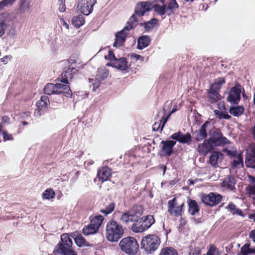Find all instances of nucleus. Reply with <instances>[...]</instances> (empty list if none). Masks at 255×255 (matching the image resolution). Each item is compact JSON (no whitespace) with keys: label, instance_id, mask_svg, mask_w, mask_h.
<instances>
[{"label":"nucleus","instance_id":"26","mask_svg":"<svg viewBox=\"0 0 255 255\" xmlns=\"http://www.w3.org/2000/svg\"><path fill=\"white\" fill-rule=\"evenodd\" d=\"M208 98L211 103H215L220 100L221 96L219 93V91L210 88L208 91Z\"/></svg>","mask_w":255,"mask_h":255},{"label":"nucleus","instance_id":"33","mask_svg":"<svg viewBox=\"0 0 255 255\" xmlns=\"http://www.w3.org/2000/svg\"><path fill=\"white\" fill-rule=\"evenodd\" d=\"M104 219V218L101 215L96 216L91 220L90 223L92 226H93L98 230L101 226Z\"/></svg>","mask_w":255,"mask_h":255},{"label":"nucleus","instance_id":"6","mask_svg":"<svg viewBox=\"0 0 255 255\" xmlns=\"http://www.w3.org/2000/svg\"><path fill=\"white\" fill-rule=\"evenodd\" d=\"M153 6V3L149 1H142L137 3L135 9L134 13L130 17L129 19V21L132 23H133L136 25V23L138 21L137 17L143 16L146 12L152 8Z\"/></svg>","mask_w":255,"mask_h":255},{"label":"nucleus","instance_id":"44","mask_svg":"<svg viewBox=\"0 0 255 255\" xmlns=\"http://www.w3.org/2000/svg\"><path fill=\"white\" fill-rule=\"evenodd\" d=\"M115 208V204L114 202H110L106 205L104 209H101V212L105 215H107L111 213Z\"/></svg>","mask_w":255,"mask_h":255},{"label":"nucleus","instance_id":"47","mask_svg":"<svg viewBox=\"0 0 255 255\" xmlns=\"http://www.w3.org/2000/svg\"><path fill=\"white\" fill-rule=\"evenodd\" d=\"M17 0H1V9L12 7Z\"/></svg>","mask_w":255,"mask_h":255},{"label":"nucleus","instance_id":"63","mask_svg":"<svg viewBox=\"0 0 255 255\" xmlns=\"http://www.w3.org/2000/svg\"><path fill=\"white\" fill-rule=\"evenodd\" d=\"M9 118L7 116H3L2 118V121L3 123H9Z\"/></svg>","mask_w":255,"mask_h":255},{"label":"nucleus","instance_id":"31","mask_svg":"<svg viewBox=\"0 0 255 255\" xmlns=\"http://www.w3.org/2000/svg\"><path fill=\"white\" fill-rule=\"evenodd\" d=\"M223 156V154L218 151H214L209 157V163L213 166H216L218 164V160Z\"/></svg>","mask_w":255,"mask_h":255},{"label":"nucleus","instance_id":"55","mask_svg":"<svg viewBox=\"0 0 255 255\" xmlns=\"http://www.w3.org/2000/svg\"><path fill=\"white\" fill-rule=\"evenodd\" d=\"M60 255H77V252L75 251L73 248L68 250V251H67L66 252H64L63 253L61 254Z\"/></svg>","mask_w":255,"mask_h":255},{"label":"nucleus","instance_id":"10","mask_svg":"<svg viewBox=\"0 0 255 255\" xmlns=\"http://www.w3.org/2000/svg\"><path fill=\"white\" fill-rule=\"evenodd\" d=\"M209 138L214 147L230 143V141L226 137L223 136L222 133L218 129L214 130Z\"/></svg>","mask_w":255,"mask_h":255},{"label":"nucleus","instance_id":"52","mask_svg":"<svg viewBox=\"0 0 255 255\" xmlns=\"http://www.w3.org/2000/svg\"><path fill=\"white\" fill-rule=\"evenodd\" d=\"M2 134L4 141L12 140L13 139L12 135L6 131H2Z\"/></svg>","mask_w":255,"mask_h":255},{"label":"nucleus","instance_id":"14","mask_svg":"<svg viewBox=\"0 0 255 255\" xmlns=\"http://www.w3.org/2000/svg\"><path fill=\"white\" fill-rule=\"evenodd\" d=\"M242 89V86L239 84H236L234 87H232L229 93L227 98L228 101L231 104H238L241 99Z\"/></svg>","mask_w":255,"mask_h":255},{"label":"nucleus","instance_id":"23","mask_svg":"<svg viewBox=\"0 0 255 255\" xmlns=\"http://www.w3.org/2000/svg\"><path fill=\"white\" fill-rule=\"evenodd\" d=\"M31 0H19L18 12L24 14L29 11Z\"/></svg>","mask_w":255,"mask_h":255},{"label":"nucleus","instance_id":"38","mask_svg":"<svg viewBox=\"0 0 255 255\" xmlns=\"http://www.w3.org/2000/svg\"><path fill=\"white\" fill-rule=\"evenodd\" d=\"M84 22V17L81 14L74 16L72 19V24L76 27H80Z\"/></svg>","mask_w":255,"mask_h":255},{"label":"nucleus","instance_id":"17","mask_svg":"<svg viewBox=\"0 0 255 255\" xmlns=\"http://www.w3.org/2000/svg\"><path fill=\"white\" fill-rule=\"evenodd\" d=\"M170 137L172 139L181 143H186L187 144H190L192 140L191 136L189 133L183 134L181 131L174 133Z\"/></svg>","mask_w":255,"mask_h":255},{"label":"nucleus","instance_id":"46","mask_svg":"<svg viewBox=\"0 0 255 255\" xmlns=\"http://www.w3.org/2000/svg\"><path fill=\"white\" fill-rule=\"evenodd\" d=\"M55 194L51 189H46L42 194L43 199H50L55 197Z\"/></svg>","mask_w":255,"mask_h":255},{"label":"nucleus","instance_id":"13","mask_svg":"<svg viewBox=\"0 0 255 255\" xmlns=\"http://www.w3.org/2000/svg\"><path fill=\"white\" fill-rule=\"evenodd\" d=\"M96 2V0H81L78 3L77 8L82 13L88 15L92 12Z\"/></svg>","mask_w":255,"mask_h":255},{"label":"nucleus","instance_id":"11","mask_svg":"<svg viewBox=\"0 0 255 255\" xmlns=\"http://www.w3.org/2000/svg\"><path fill=\"white\" fill-rule=\"evenodd\" d=\"M222 199L221 195L217 193L211 192L208 194H204L201 197L202 201L206 205L214 206L219 204Z\"/></svg>","mask_w":255,"mask_h":255},{"label":"nucleus","instance_id":"53","mask_svg":"<svg viewBox=\"0 0 255 255\" xmlns=\"http://www.w3.org/2000/svg\"><path fill=\"white\" fill-rule=\"evenodd\" d=\"M188 255H201V250L198 248L190 249Z\"/></svg>","mask_w":255,"mask_h":255},{"label":"nucleus","instance_id":"34","mask_svg":"<svg viewBox=\"0 0 255 255\" xmlns=\"http://www.w3.org/2000/svg\"><path fill=\"white\" fill-rule=\"evenodd\" d=\"M254 253H255V249L250 248L249 244H246L241 248L238 255H248Z\"/></svg>","mask_w":255,"mask_h":255},{"label":"nucleus","instance_id":"2","mask_svg":"<svg viewBox=\"0 0 255 255\" xmlns=\"http://www.w3.org/2000/svg\"><path fill=\"white\" fill-rule=\"evenodd\" d=\"M44 93L46 95L63 94L66 97H70L72 95L69 86L62 83L47 84L44 88Z\"/></svg>","mask_w":255,"mask_h":255},{"label":"nucleus","instance_id":"7","mask_svg":"<svg viewBox=\"0 0 255 255\" xmlns=\"http://www.w3.org/2000/svg\"><path fill=\"white\" fill-rule=\"evenodd\" d=\"M12 25L13 16L11 13L5 12L1 14V37L5 32L8 35H13Z\"/></svg>","mask_w":255,"mask_h":255},{"label":"nucleus","instance_id":"58","mask_svg":"<svg viewBox=\"0 0 255 255\" xmlns=\"http://www.w3.org/2000/svg\"><path fill=\"white\" fill-rule=\"evenodd\" d=\"M60 3H59V6L58 9L60 12H63L66 8V6L65 5V0H60Z\"/></svg>","mask_w":255,"mask_h":255},{"label":"nucleus","instance_id":"12","mask_svg":"<svg viewBox=\"0 0 255 255\" xmlns=\"http://www.w3.org/2000/svg\"><path fill=\"white\" fill-rule=\"evenodd\" d=\"M49 103V98L47 96H41L40 100L36 104V109L35 110L34 115L36 117H39L48 110Z\"/></svg>","mask_w":255,"mask_h":255},{"label":"nucleus","instance_id":"25","mask_svg":"<svg viewBox=\"0 0 255 255\" xmlns=\"http://www.w3.org/2000/svg\"><path fill=\"white\" fill-rule=\"evenodd\" d=\"M112 66L121 70H125L128 67V62L125 58L117 59L113 62Z\"/></svg>","mask_w":255,"mask_h":255},{"label":"nucleus","instance_id":"4","mask_svg":"<svg viewBox=\"0 0 255 255\" xmlns=\"http://www.w3.org/2000/svg\"><path fill=\"white\" fill-rule=\"evenodd\" d=\"M121 250L129 255H133L137 251L138 244L133 237H128L123 238L119 243Z\"/></svg>","mask_w":255,"mask_h":255},{"label":"nucleus","instance_id":"54","mask_svg":"<svg viewBox=\"0 0 255 255\" xmlns=\"http://www.w3.org/2000/svg\"><path fill=\"white\" fill-rule=\"evenodd\" d=\"M105 57L106 59H108L111 61H114L116 59L114 52L111 50L109 51L108 55H105Z\"/></svg>","mask_w":255,"mask_h":255},{"label":"nucleus","instance_id":"32","mask_svg":"<svg viewBox=\"0 0 255 255\" xmlns=\"http://www.w3.org/2000/svg\"><path fill=\"white\" fill-rule=\"evenodd\" d=\"M109 75V71L108 69L105 67L100 68L98 69V72L96 75L97 80L98 79L103 81L106 79Z\"/></svg>","mask_w":255,"mask_h":255},{"label":"nucleus","instance_id":"9","mask_svg":"<svg viewBox=\"0 0 255 255\" xmlns=\"http://www.w3.org/2000/svg\"><path fill=\"white\" fill-rule=\"evenodd\" d=\"M75 60L70 59L68 61V63L70 65H68V68L64 70L61 74V82L65 84H68L74 77V75L76 73L77 70L76 69Z\"/></svg>","mask_w":255,"mask_h":255},{"label":"nucleus","instance_id":"1","mask_svg":"<svg viewBox=\"0 0 255 255\" xmlns=\"http://www.w3.org/2000/svg\"><path fill=\"white\" fill-rule=\"evenodd\" d=\"M124 229L123 226L115 220H110L106 227V237L110 242H118L123 236Z\"/></svg>","mask_w":255,"mask_h":255},{"label":"nucleus","instance_id":"49","mask_svg":"<svg viewBox=\"0 0 255 255\" xmlns=\"http://www.w3.org/2000/svg\"><path fill=\"white\" fill-rule=\"evenodd\" d=\"M167 118H168V117L164 120L161 125V123H162L161 121H160V123H155L152 126L153 130L154 131H158L159 129H160V130H162V129L163 128V127H164L165 123L167 121Z\"/></svg>","mask_w":255,"mask_h":255},{"label":"nucleus","instance_id":"61","mask_svg":"<svg viewBox=\"0 0 255 255\" xmlns=\"http://www.w3.org/2000/svg\"><path fill=\"white\" fill-rule=\"evenodd\" d=\"M250 191L251 193L255 195V180L253 184L250 187Z\"/></svg>","mask_w":255,"mask_h":255},{"label":"nucleus","instance_id":"39","mask_svg":"<svg viewBox=\"0 0 255 255\" xmlns=\"http://www.w3.org/2000/svg\"><path fill=\"white\" fill-rule=\"evenodd\" d=\"M72 249V247L67 246L61 243H59L55 247L54 252L59 254L63 253L64 252Z\"/></svg>","mask_w":255,"mask_h":255},{"label":"nucleus","instance_id":"19","mask_svg":"<svg viewBox=\"0 0 255 255\" xmlns=\"http://www.w3.org/2000/svg\"><path fill=\"white\" fill-rule=\"evenodd\" d=\"M210 125L209 122H205L202 125L199 130L194 133V138L196 141H200L207 137V128Z\"/></svg>","mask_w":255,"mask_h":255},{"label":"nucleus","instance_id":"42","mask_svg":"<svg viewBox=\"0 0 255 255\" xmlns=\"http://www.w3.org/2000/svg\"><path fill=\"white\" fill-rule=\"evenodd\" d=\"M98 229L91 225L90 223L88 226L85 227L83 229V233L86 236L90 235L96 233L98 231Z\"/></svg>","mask_w":255,"mask_h":255},{"label":"nucleus","instance_id":"64","mask_svg":"<svg viewBox=\"0 0 255 255\" xmlns=\"http://www.w3.org/2000/svg\"><path fill=\"white\" fill-rule=\"evenodd\" d=\"M61 21L62 22L63 26H64L67 29H69L68 24L65 21H64V19H61Z\"/></svg>","mask_w":255,"mask_h":255},{"label":"nucleus","instance_id":"60","mask_svg":"<svg viewBox=\"0 0 255 255\" xmlns=\"http://www.w3.org/2000/svg\"><path fill=\"white\" fill-rule=\"evenodd\" d=\"M131 58L132 59H135L136 60H139L141 61H142L144 60V57L143 56L136 54H131Z\"/></svg>","mask_w":255,"mask_h":255},{"label":"nucleus","instance_id":"48","mask_svg":"<svg viewBox=\"0 0 255 255\" xmlns=\"http://www.w3.org/2000/svg\"><path fill=\"white\" fill-rule=\"evenodd\" d=\"M158 20L153 18L144 24V28L146 30H149L153 28V27L157 23Z\"/></svg>","mask_w":255,"mask_h":255},{"label":"nucleus","instance_id":"50","mask_svg":"<svg viewBox=\"0 0 255 255\" xmlns=\"http://www.w3.org/2000/svg\"><path fill=\"white\" fill-rule=\"evenodd\" d=\"M207 255H220L218 249L215 246L212 245L210 247L207 254Z\"/></svg>","mask_w":255,"mask_h":255},{"label":"nucleus","instance_id":"3","mask_svg":"<svg viewBox=\"0 0 255 255\" xmlns=\"http://www.w3.org/2000/svg\"><path fill=\"white\" fill-rule=\"evenodd\" d=\"M160 243V239L157 236L148 235L142 238L141 247L147 253H151L158 249Z\"/></svg>","mask_w":255,"mask_h":255},{"label":"nucleus","instance_id":"56","mask_svg":"<svg viewBox=\"0 0 255 255\" xmlns=\"http://www.w3.org/2000/svg\"><path fill=\"white\" fill-rule=\"evenodd\" d=\"M226 208L228 210V211L234 214L235 211L236 210V207L234 204H229Z\"/></svg>","mask_w":255,"mask_h":255},{"label":"nucleus","instance_id":"16","mask_svg":"<svg viewBox=\"0 0 255 255\" xmlns=\"http://www.w3.org/2000/svg\"><path fill=\"white\" fill-rule=\"evenodd\" d=\"M161 144L162 155L169 156L173 153V148L176 144V141L170 140H162L161 141Z\"/></svg>","mask_w":255,"mask_h":255},{"label":"nucleus","instance_id":"28","mask_svg":"<svg viewBox=\"0 0 255 255\" xmlns=\"http://www.w3.org/2000/svg\"><path fill=\"white\" fill-rule=\"evenodd\" d=\"M150 41V38L148 35H142L139 37L137 40V48L138 49H142L147 47Z\"/></svg>","mask_w":255,"mask_h":255},{"label":"nucleus","instance_id":"8","mask_svg":"<svg viewBox=\"0 0 255 255\" xmlns=\"http://www.w3.org/2000/svg\"><path fill=\"white\" fill-rule=\"evenodd\" d=\"M136 24L132 23L129 20L127 23L126 25L120 31L117 32L115 36V41L113 46L115 47L119 48L122 46L126 41V38L128 34V31Z\"/></svg>","mask_w":255,"mask_h":255},{"label":"nucleus","instance_id":"29","mask_svg":"<svg viewBox=\"0 0 255 255\" xmlns=\"http://www.w3.org/2000/svg\"><path fill=\"white\" fill-rule=\"evenodd\" d=\"M236 181L233 176H229L225 178L222 182V186L230 190H233Z\"/></svg>","mask_w":255,"mask_h":255},{"label":"nucleus","instance_id":"59","mask_svg":"<svg viewBox=\"0 0 255 255\" xmlns=\"http://www.w3.org/2000/svg\"><path fill=\"white\" fill-rule=\"evenodd\" d=\"M101 81L102 80H101L99 79H98L97 80V78H96V81H95V82H93L92 84V85L93 86V90L94 91H95L97 88H98V87L99 86V85L100 84V83H101Z\"/></svg>","mask_w":255,"mask_h":255},{"label":"nucleus","instance_id":"21","mask_svg":"<svg viewBox=\"0 0 255 255\" xmlns=\"http://www.w3.org/2000/svg\"><path fill=\"white\" fill-rule=\"evenodd\" d=\"M112 174L111 170L107 167H104L99 169L97 176L100 181L103 182L109 179Z\"/></svg>","mask_w":255,"mask_h":255},{"label":"nucleus","instance_id":"20","mask_svg":"<svg viewBox=\"0 0 255 255\" xmlns=\"http://www.w3.org/2000/svg\"><path fill=\"white\" fill-rule=\"evenodd\" d=\"M214 148V147L209 140V138L205 140L203 143L199 144L198 146V152L202 154H207L209 151L213 150Z\"/></svg>","mask_w":255,"mask_h":255},{"label":"nucleus","instance_id":"18","mask_svg":"<svg viewBox=\"0 0 255 255\" xmlns=\"http://www.w3.org/2000/svg\"><path fill=\"white\" fill-rule=\"evenodd\" d=\"M245 163L247 166L255 168V148L247 149Z\"/></svg>","mask_w":255,"mask_h":255},{"label":"nucleus","instance_id":"27","mask_svg":"<svg viewBox=\"0 0 255 255\" xmlns=\"http://www.w3.org/2000/svg\"><path fill=\"white\" fill-rule=\"evenodd\" d=\"M135 221L139 219L143 213V208L140 205H135L129 210Z\"/></svg>","mask_w":255,"mask_h":255},{"label":"nucleus","instance_id":"30","mask_svg":"<svg viewBox=\"0 0 255 255\" xmlns=\"http://www.w3.org/2000/svg\"><path fill=\"white\" fill-rule=\"evenodd\" d=\"M245 109L241 106H231L229 110L230 113L234 116L239 117L244 114Z\"/></svg>","mask_w":255,"mask_h":255},{"label":"nucleus","instance_id":"40","mask_svg":"<svg viewBox=\"0 0 255 255\" xmlns=\"http://www.w3.org/2000/svg\"><path fill=\"white\" fill-rule=\"evenodd\" d=\"M199 211L197 203L195 200H191L189 203V212L192 215H194Z\"/></svg>","mask_w":255,"mask_h":255},{"label":"nucleus","instance_id":"35","mask_svg":"<svg viewBox=\"0 0 255 255\" xmlns=\"http://www.w3.org/2000/svg\"><path fill=\"white\" fill-rule=\"evenodd\" d=\"M72 236L70 237L67 234H64L61 236V242L60 243L66 245L68 247H72Z\"/></svg>","mask_w":255,"mask_h":255},{"label":"nucleus","instance_id":"43","mask_svg":"<svg viewBox=\"0 0 255 255\" xmlns=\"http://www.w3.org/2000/svg\"><path fill=\"white\" fill-rule=\"evenodd\" d=\"M225 83V81L224 78H219L211 85L210 88H212V89H215L216 90L219 91Z\"/></svg>","mask_w":255,"mask_h":255},{"label":"nucleus","instance_id":"24","mask_svg":"<svg viewBox=\"0 0 255 255\" xmlns=\"http://www.w3.org/2000/svg\"><path fill=\"white\" fill-rule=\"evenodd\" d=\"M134 222L131 227V229L133 232L141 233L148 229L143 224L141 218L135 221Z\"/></svg>","mask_w":255,"mask_h":255},{"label":"nucleus","instance_id":"22","mask_svg":"<svg viewBox=\"0 0 255 255\" xmlns=\"http://www.w3.org/2000/svg\"><path fill=\"white\" fill-rule=\"evenodd\" d=\"M229 154L232 156L234 159L232 162V166L234 168L239 167L240 165L243 166V158L242 153H238L236 151L232 152L229 151Z\"/></svg>","mask_w":255,"mask_h":255},{"label":"nucleus","instance_id":"5","mask_svg":"<svg viewBox=\"0 0 255 255\" xmlns=\"http://www.w3.org/2000/svg\"><path fill=\"white\" fill-rule=\"evenodd\" d=\"M178 7L179 5L176 0H170L168 4H163L162 5L153 3L152 8L154 11L160 16H163L165 13L169 16L174 13Z\"/></svg>","mask_w":255,"mask_h":255},{"label":"nucleus","instance_id":"41","mask_svg":"<svg viewBox=\"0 0 255 255\" xmlns=\"http://www.w3.org/2000/svg\"><path fill=\"white\" fill-rule=\"evenodd\" d=\"M177 252L175 249L172 247H165L163 248L159 255H177Z\"/></svg>","mask_w":255,"mask_h":255},{"label":"nucleus","instance_id":"15","mask_svg":"<svg viewBox=\"0 0 255 255\" xmlns=\"http://www.w3.org/2000/svg\"><path fill=\"white\" fill-rule=\"evenodd\" d=\"M184 204L178 205L176 203V200L174 198L168 202V211L170 214L176 217L181 215L182 211V207Z\"/></svg>","mask_w":255,"mask_h":255},{"label":"nucleus","instance_id":"37","mask_svg":"<svg viewBox=\"0 0 255 255\" xmlns=\"http://www.w3.org/2000/svg\"><path fill=\"white\" fill-rule=\"evenodd\" d=\"M144 225L147 229L149 228L155 222V220L152 215H147L141 218Z\"/></svg>","mask_w":255,"mask_h":255},{"label":"nucleus","instance_id":"36","mask_svg":"<svg viewBox=\"0 0 255 255\" xmlns=\"http://www.w3.org/2000/svg\"><path fill=\"white\" fill-rule=\"evenodd\" d=\"M120 220L123 222L126 223H128L130 222H134L135 221L133 217V216H132V215L131 214L129 211L123 213L121 216Z\"/></svg>","mask_w":255,"mask_h":255},{"label":"nucleus","instance_id":"62","mask_svg":"<svg viewBox=\"0 0 255 255\" xmlns=\"http://www.w3.org/2000/svg\"><path fill=\"white\" fill-rule=\"evenodd\" d=\"M250 237L255 242V230H253L250 232Z\"/></svg>","mask_w":255,"mask_h":255},{"label":"nucleus","instance_id":"45","mask_svg":"<svg viewBox=\"0 0 255 255\" xmlns=\"http://www.w3.org/2000/svg\"><path fill=\"white\" fill-rule=\"evenodd\" d=\"M74 239L76 244L78 247H82L85 245L86 240L81 234H77L75 237L72 236Z\"/></svg>","mask_w":255,"mask_h":255},{"label":"nucleus","instance_id":"57","mask_svg":"<svg viewBox=\"0 0 255 255\" xmlns=\"http://www.w3.org/2000/svg\"><path fill=\"white\" fill-rule=\"evenodd\" d=\"M12 56L10 55H7L1 58V62H2L3 64H6L8 61L11 60Z\"/></svg>","mask_w":255,"mask_h":255},{"label":"nucleus","instance_id":"51","mask_svg":"<svg viewBox=\"0 0 255 255\" xmlns=\"http://www.w3.org/2000/svg\"><path fill=\"white\" fill-rule=\"evenodd\" d=\"M215 114L218 116L219 119H224L227 120H229L231 118V116L228 115V114H225L223 112H221L218 110H215Z\"/></svg>","mask_w":255,"mask_h":255}]
</instances>
